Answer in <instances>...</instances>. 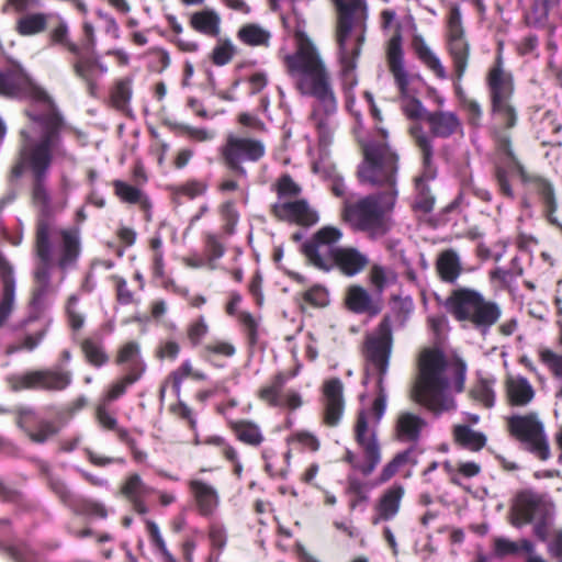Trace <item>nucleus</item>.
Segmentation results:
<instances>
[{"instance_id":"obj_11","label":"nucleus","mask_w":562,"mask_h":562,"mask_svg":"<svg viewBox=\"0 0 562 562\" xmlns=\"http://www.w3.org/2000/svg\"><path fill=\"white\" fill-rule=\"evenodd\" d=\"M506 428L510 437L525 450L543 461L550 458L549 438L538 412L513 414L506 417Z\"/></svg>"},{"instance_id":"obj_36","label":"nucleus","mask_w":562,"mask_h":562,"mask_svg":"<svg viewBox=\"0 0 562 562\" xmlns=\"http://www.w3.org/2000/svg\"><path fill=\"white\" fill-rule=\"evenodd\" d=\"M113 189L115 195L123 203L137 204L144 211H148L151 207V203L147 194L135 186L123 180H114Z\"/></svg>"},{"instance_id":"obj_17","label":"nucleus","mask_w":562,"mask_h":562,"mask_svg":"<svg viewBox=\"0 0 562 562\" xmlns=\"http://www.w3.org/2000/svg\"><path fill=\"white\" fill-rule=\"evenodd\" d=\"M552 515L553 505L546 496L532 491H524L517 494L512 507V524L515 527H520L538 518H548Z\"/></svg>"},{"instance_id":"obj_10","label":"nucleus","mask_w":562,"mask_h":562,"mask_svg":"<svg viewBox=\"0 0 562 562\" xmlns=\"http://www.w3.org/2000/svg\"><path fill=\"white\" fill-rule=\"evenodd\" d=\"M282 61L297 90L330 75L318 48L306 36L297 40L295 50L284 55Z\"/></svg>"},{"instance_id":"obj_31","label":"nucleus","mask_w":562,"mask_h":562,"mask_svg":"<svg viewBox=\"0 0 562 562\" xmlns=\"http://www.w3.org/2000/svg\"><path fill=\"white\" fill-rule=\"evenodd\" d=\"M347 305L355 313H368L375 316L381 312L379 302L374 301L372 295L360 285H352L347 292Z\"/></svg>"},{"instance_id":"obj_23","label":"nucleus","mask_w":562,"mask_h":562,"mask_svg":"<svg viewBox=\"0 0 562 562\" xmlns=\"http://www.w3.org/2000/svg\"><path fill=\"white\" fill-rule=\"evenodd\" d=\"M429 133L425 132L434 145V137L449 138L462 132V122L458 114L452 111L436 110L427 113L426 120Z\"/></svg>"},{"instance_id":"obj_46","label":"nucleus","mask_w":562,"mask_h":562,"mask_svg":"<svg viewBox=\"0 0 562 562\" xmlns=\"http://www.w3.org/2000/svg\"><path fill=\"white\" fill-rule=\"evenodd\" d=\"M81 349L87 361L93 367L100 368L109 361V356L101 341L87 338L81 342Z\"/></svg>"},{"instance_id":"obj_13","label":"nucleus","mask_w":562,"mask_h":562,"mask_svg":"<svg viewBox=\"0 0 562 562\" xmlns=\"http://www.w3.org/2000/svg\"><path fill=\"white\" fill-rule=\"evenodd\" d=\"M220 154L229 170L246 178L247 170L243 165L259 161L266 154V146L258 138L229 133L220 147Z\"/></svg>"},{"instance_id":"obj_38","label":"nucleus","mask_w":562,"mask_h":562,"mask_svg":"<svg viewBox=\"0 0 562 562\" xmlns=\"http://www.w3.org/2000/svg\"><path fill=\"white\" fill-rule=\"evenodd\" d=\"M33 415L34 412L32 409H23L20 412L18 419L19 427L25 429L33 442L44 443L58 432V428L52 422L47 420L40 422L37 430H30L26 424Z\"/></svg>"},{"instance_id":"obj_49","label":"nucleus","mask_w":562,"mask_h":562,"mask_svg":"<svg viewBox=\"0 0 562 562\" xmlns=\"http://www.w3.org/2000/svg\"><path fill=\"white\" fill-rule=\"evenodd\" d=\"M153 492L154 488L146 485L142 477L136 473L127 476L121 487V493L130 501L138 497H145Z\"/></svg>"},{"instance_id":"obj_2","label":"nucleus","mask_w":562,"mask_h":562,"mask_svg":"<svg viewBox=\"0 0 562 562\" xmlns=\"http://www.w3.org/2000/svg\"><path fill=\"white\" fill-rule=\"evenodd\" d=\"M381 142L370 140L363 145L364 159L359 165L358 178L363 184L380 189L358 199L344 201L342 220L352 231L363 233L371 240L384 237L392 227L389 213L397 200L398 156L387 144V131L376 128Z\"/></svg>"},{"instance_id":"obj_6","label":"nucleus","mask_w":562,"mask_h":562,"mask_svg":"<svg viewBox=\"0 0 562 562\" xmlns=\"http://www.w3.org/2000/svg\"><path fill=\"white\" fill-rule=\"evenodd\" d=\"M338 11L335 38L338 47V59L341 65L342 90L346 95V108L353 111V88L357 86L355 69L366 41L368 5L366 0H333Z\"/></svg>"},{"instance_id":"obj_30","label":"nucleus","mask_w":562,"mask_h":562,"mask_svg":"<svg viewBox=\"0 0 562 562\" xmlns=\"http://www.w3.org/2000/svg\"><path fill=\"white\" fill-rule=\"evenodd\" d=\"M561 0H529L525 7V21L528 25L543 27L549 21L550 14L555 11Z\"/></svg>"},{"instance_id":"obj_48","label":"nucleus","mask_w":562,"mask_h":562,"mask_svg":"<svg viewBox=\"0 0 562 562\" xmlns=\"http://www.w3.org/2000/svg\"><path fill=\"white\" fill-rule=\"evenodd\" d=\"M370 282L378 293H382L387 286L395 283V272L386 267L373 265L369 273Z\"/></svg>"},{"instance_id":"obj_26","label":"nucleus","mask_w":562,"mask_h":562,"mask_svg":"<svg viewBox=\"0 0 562 562\" xmlns=\"http://www.w3.org/2000/svg\"><path fill=\"white\" fill-rule=\"evenodd\" d=\"M344 385L339 379L328 380L324 384L325 414L324 420L328 426L338 425L344 413Z\"/></svg>"},{"instance_id":"obj_19","label":"nucleus","mask_w":562,"mask_h":562,"mask_svg":"<svg viewBox=\"0 0 562 562\" xmlns=\"http://www.w3.org/2000/svg\"><path fill=\"white\" fill-rule=\"evenodd\" d=\"M77 59L72 63L75 75L81 79L90 97L97 98L99 92V77L108 72V66L99 58L85 56L79 53Z\"/></svg>"},{"instance_id":"obj_3","label":"nucleus","mask_w":562,"mask_h":562,"mask_svg":"<svg viewBox=\"0 0 562 562\" xmlns=\"http://www.w3.org/2000/svg\"><path fill=\"white\" fill-rule=\"evenodd\" d=\"M393 347L392 326L389 317H384L379 326L367 336L364 342V358L367 360V376L372 370L376 373L378 396L370 411H360L355 426V436L362 448L364 462H359L350 450L346 452V461L364 476L370 475L381 461V449L376 439L375 427L386 411L387 394L385 378L389 371L390 358Z\"/></svg>"},{"instance_id":"obj_41","label":"nucleus","mask_w":562,"mask_h":562,"mask_svg":"<svg viewBox=\"0 0 562 562\" xmlns=\"http://www.w3.org/2000/svg\"><path fill=\"white\" fill-rule=\"evenodd\" d=\"M232 429L234 430L237 439L246 445L258 447L265 440L260 427L252 422H234L232 423Z\"/></svg>"},{"instance_id":"obj_51","label":"nucleus","mask_w":562,"mask_h":562,"mask_svg":"<svg viewBox=\"0 0 562 562\" xmlns=\"http://www.w3.org/2000/svg\"><path fill=\"white\" fill-rule=\"evenodd\" d=\"M286 382V378L283 373H278L272 379L271 383L263 386L260 390L259 396L262 401L267 402L271 406L281 405V391Z\"/></svg>"},{"instance_id":"obj_42","label":"nucleus","mask_w":562,"mask_h":562,"mask_svg":"<svg viewBox=\"0 0 562 562\" xmlns=\"http://www.w3.org/2000/svg\"><path fill=\"white\" fill-rule=\"evenodd\" d=\"M48 37L50 46H63L70 53L79 55V46L70 40L69 26L64 18L58 16V22L49 31Z\"/></svg>"},{"instance_id":"obj_28","label":"nucleus","mask_w":562,"mask_h":562,"mask_svg":"<svg viewBox=\"0 0 562 562\" xmlns=\"http://www.w3.org/2000/svg\"><path fill=\"white\" fill-rule=\"evenodd\" d=\"M427 422L418 414L401 412L395 423V436L402 442H417Z\"/></svg>"},{"instance_id":"obj_54","label":"nucleus","mask_w":562,"mask_h":562,"mask_svg":"<svg viewBox=\"0 0 562 562\" xmlns=\"http://www.w3.org/2000/svg\"><path fill=\"white\" fill-rule=\"evenodd\" d=\"M418 58L439 78L446 79L447 71L439 57L426 44L417 48Z\"/></svg>"},{"instance_id":"obj_15","label":"nucleus","mask_w":562,"mask_h":562,"mask_svg":"<svg viewBox=\"0 0 562 562\" xmlns=\"http://www.w3.org/2000/svg\"><path fill=\"white\" fill-rule=\"evenodd\" d=\"M447 48L452 59L457 80L460 81L468 68L470 44L462 24L460 5L452 3L447 16Z\"/></svg>"},{"instance_id":"obj_14","label":"nucleus","mask_w":562,"mask_h":562,"mask_svg":"<svg viewBox=\"0 0 562 562\" xmlns=\"http://www.w3.org/2000/svg\"><path fill=\"white\" fill-rule=\"evenodd\" d=\"M342 232L334 226H325L317 231L312 239L301 246V251L308 262L319 270L330 271L336 266L341 247L338 243Z\"/></svg>"},{"instance_id":"obj_4","label":"nucleus","mask_w":562,"mask_h":562,"mask_svg":"<svg viewBox=\"0 0 562 562\" xmlns=\"http://www.w3.org/2000/svg\"><path fill=\"white\" fill-rule=\"evenodd\" d=\"M55 247L50 243L49 223L41 220L36 226L34 255L38 260L33 271L36 283L32 292L30 315L22 319L16 329L24 330L34 322H37L46 308V297L53 291L50 284V267L55 261L57 267L67 271L72 269L80 255V233L78 228H65L58 232Z\"/></svg>"},{"instance_id":"obj_21","label":"nucleus","mask_w":562,"mask_h":562,"mask_svg":"<svg viewBox=\"0 0 562 562\" xmlns=\"http://www.w3.org/2000/svg\"><path fill=\"white\" fill-rule=\"evenodd\" d=\"M272 213L280 220L311 226L318 222V214L305 200L292 202L278 201L272 205Z\"/></svg>"},{"instance_id":"obj_45","label":"nucleus","mask_w":562,"mask_h":562,"mask_svg":"<svg viewBox=\"0 0 562 562\" xmlns=\"http://www.w3.org/2000/svg\"><path fill=\"white\" fill-rule=\"evenodd\" d=\"M456 90L460 100V105L467 114L469 125L473 127L481 126L483 117L481 104L476 100L467 97L459 85L456 86Z\"/></svg>"},{"instance_id":"obj_60","label":"nucleus","mask_w":562,"mask_h":562,"mask_svg":"<svg viewBox=\"0 0 562 562\" xmlns=\"http://www.w3.org/2000/svg\"><path fill=\"white\" fill-rule=\"evenodd\" d=\"M472 396L476 402L481 403L486 408H492L495 405V391L487 381H481L472 390Z\"/></svg>"},{"instance_id":"obj_24","label":"nucleus","mask_w":562,"mask_h":562,"mask_svg":"<svg viewBox=\"0 0 562 562\" xmlns=\"http://www.w3.org/2000/svg\"><path fill=\"white\" fill-rule=\"evenodd\" d=\"M0 279L2 282V294L0 299V327L10 317L15 301V278L12 265L0 255Z\"/></svg>"},{"instance_id":"obj_47","label":"nucleus","mask_w":562,"mask_h":562,"mask_svg":"<svg viewBox=\"0 0 562 562\" xmlns=\"http://www.w3.org/2000/svg\"><path fill=\"white\" fill-rule=\"evenodd\" d=\"M42 471L47 475V482L50 490L60 498V501L72 507L76 505V497L67 487V484L58 476L50 473L48 464H42Z\"/></svg>"},{"instance_id":"obj_64","label":"nucleus","mask_w":562,"mask_h":562,"mask_svg":"<svg viewBox=\"0 0 562 562\" xmlns=\"http://www.w3.org/2000/svg\"><path fill=\"white\" fill-rule=\"evenodd\" d=\"M519 550H522L521 540L519 542H515L504 537H497L494 539V553L498 558L517 554Z\"/></svg>"},{"instance_id":"obj_8","label":"nucleus","mask_w":562,"mask_h":562,"mask_svg":"<svg viewBox=\"0 0 562 562\" xmlns=\"http://www.w3.org/2000/svg\"><path fill=\"white\" fill-rule=\"evenodd\" d=\"M443 306L458 322H467L485 335L499 321L502 308L495 301L486 300L474 289L458 288L446 299Z\"/></svg>"},{"instance_id":"obj_5","label":"nucleus","mask_w":562,"mask_h":562,"mask_svg":"<svg viewBox=\"0 0 562 562\" xmlns=\"http://www.w3.org/2000/svg\"><path fill=\"white\" fill-rule=\"evenodd\" d=\"M415 400L435 415L456 409L454 393L464 389L467 366L460 359L447 360L437 349H425L419 357Z\"/></svg>"},{"instance_id":"obj_55","label":"nucleus","mask_w":562,"mask_h":562,"mask_svg":"<svg viewBox=\"0 0 562 562\" xmlns=\"http://www.w3.org/2000/svg\"><path fill=\"white\" fill-rule=\"evenodd\" d=\"M540 361L548 368L554 378L562 376V355L550 348H540L538 350Z\"/></svg>"},{"instance_id":"obj_22","label":"nucleus","mask_w":562,"mask_h":562,"mask_svg":"<svg viewBox=\"0 0 562 562\" xmlns=\"http://www.w3.org/2000/svg\"><path fill=\"white\" fill-rule=\"evenodd\" d=\"M404 495L405 488L401 484H393L387 487L374 504L372 524L379 525L382 521L393 520L400 513Z\"/></svg>"},{"instance_id":"obj_34","label":"nucleus","mask_w":562,"mask_h":562,"mask_svg":"<svg viewBox=\"0 0 562 562\" xmlns=\"http://www.w3.org/2000/svg\"><path fill=\"white\" fill-rule=\"evenodd\" d=\"M452 436L458 446L472 452L481 451L487 442L484 432L474 430L469 425H454Z\"/></svg>"},{"instance_id":"obj_58","label":"nucleus","mask_w":562,"mask_h":562,"mask_svg":"<svg viewBox=\"0 0 562 562\" xmlns=\"http://www.w3.org/2000/svg\"><path fill=\"white\" fill-rule=\"evenodd\" d=\"M139 378L136 374H126L121 380L111 385L101 402L109 404L125 394L127 386L137 382Z\"/></svg>"},{"instance_id":"obj_40","label":"nucleus","mask_w":562,"mask_h":562,"mask_svg":"<svg viewBox=\"0 0 562 562\" xmlns=\"http://www.w3.org/2000/svg\"><path fill=\"white\" fill-rule=\"evenodd\" d=\"M371 490L372 485L369 482L362 481L355 475L348 476L346 492L350 496L349 508L355 510L362 505L364 507L370 499L369 494Z\"/></svg>"},{"instance_id":"obj_35","label":"nucleus","mask_w":562,"mask_h":562,"mask_svg":"<svg viewBox=\"0 0 562 562\" xmlns=\"http://www.w3.org/2000/svg\"><path fill=\"white\" fill-rule=\"evenodd\" d=\"M116 363L125 364L126 374H136L139 379L146 370V364L140 358L139 345L135 341L126 342L120 348Z\"/></svg>"},{"instance_id":"obj_7","label":"nucleus","mask_w":562,"mask_h":562,"mask_svg":"<svg viewBox=\"0 0 562 562\" xmlns=\"http://www.w3.org/2000/svg\"><path fill=\"white\" fill-rule=\"evenodd\" d=\"M486 86L491 103V114L495 121L494 133L497 149L501 154L514 158L510 137L507 130L516 126L518 121L517 109L513 103L515 85L513 76L503 67L501 57L488 69Z\"/></svg>"},{"instance_id":"obj_63","label":"nucleus","mask_w":562,"mask_h":562,"mask_svg":"<svg viewBox=\"0 0 562 562\" xmlns=\"http://www.w3.org/2000/svg\"><path fill=\"white\" fill-rule=\"evenodd\" d=\"M175 126L181 134L188 136L192 140L207 142L214 137V133L207 128L193 127L183 123H177Z\"/></svg>"},{"instance_id":"obj_32","label":"nucleus","mask_w":562,"mask_h":562,"mask_svg":"<svg viewBox=\"0 0 562 562\" xmlns=\"http://www.w3.org/2000/svg\"><path fill=\"white\" fill-rule=\"evenodd\" d=\"M369 263L367 255L356 248H341L336 266L345 276L353 277L360 273Z\"/></svg>"},{"instance_id":"obj_52","label":"nucleus","mask_w":562,"mask_h":562,"mask_svg":"<svg viewBox=\"0 0 562 562\" xmlns=\"http://www.w3.org/2000/svg\"><path fill=\"white\" fill-rule=\"evenodd\" d=\"M204 251L206 255L207 267L211 270H214L216 268L215 261L221 259L225 254V247L216 234L206 233Z\"/></svg>"},{"instance_id":"obj_9","label":"nucleus","mask_w":562,"mask_h":562,"mask_svg":"<svg viewBox=\"0 0 562 562\" xmlns=\"http://www.w3.org/2000/svg\"><path fill=\"white\" fill-rule=\"evenodd\" d=\"M302 95L312 98L310 120L317 130L319 145L327 147L331 144L336 127V114L338 100L331 82V76H327L300 90Z\"/></svg>"},{"instance_id":"obj_33","label":"nucleus","mask_w":562,"mask_h":562,"mask_svg":"<svg viewBox=\"0 0 562 562\" xmlns=\"http://www.w3.org/2000/svg\"><path fill=\"white\" fill-rule=\"evenodd\" d=\"M236 37L246 46L269 47L272 34L259 23H246L238 29Z\"/></svg>"},{"instance_id":"obj_39","label":"nucleus","mask_w":562,"mask_h":562,"mask_svg":"<svg viewBox=\"0 0 562 562\" xmlns=\"http://www.w3.org/2000/svg\"><path fill=\"white\" fill-rule=\"evenodd\" d=\"M49 14L34 12L22 15L16 20L15 31L21 36H34L47 29Z\"/></svg>"},{"instance_id":"obj_61","label":"nucleus","mask_w":562,"mask_h":562,"mask_svg":"<svg viewBox=\"0 0 562 562\" xmlns=\"http://www.w3.org/2000/svg\"><path fill=\"white\" fill-rule=\"evenodd\" d=\"M207 333L209 325L204 316L198 317L194 322L190 323L187 328L188 339L193 347L200 345Z\"/></svg>"},{"instance_id":"obj_16","label":"nucleus","mask_w":562,"mask_h":562,"mask_svg":"<svg viewBox=\"0 0 562 562\" xmlns=\"http://www.w3.org/2000/svg\"><path fill=\"white\" fill-rule=\"evenodd\" d=\"M71 381V372L61 368L32 370L12 378V389L15 391L33 389L59 392L67 389Z\"/></svg>"},{"instance_id":"obj_59","label":"nucleus","mask_w":562,"mask_h":562,"mask_svg":"<svg viewBox=\"0 0 562 562\" xmlns=\"http://www.w3.org/2000/svg\"><path fill=\"white\" fill-rule=\"evenodd\" d=\"M221 216L224 222L223 231L227 235H233L239 221V213L233 201H227L221 206Z\"/></svg>"},{"instance_id":"obj_37","label":"nucleus","mask_w":562,"mask_h":562,"mask_svg":"<svg viewBox=\"0 0 562 562\" xmlns=\"http://www.w3.org/2000/svg\"><path fill=\"white\" fill-rule=\"evenodd\" d=\"M440 278L448 283H454L461 274L460 257L453 249L442 251L436 262Z\"/></svg>"},{"instance_id":"obj_50","label":"nucleus","mask_w":562,"mask_h":562,"mask_svg":"<svg viewBox=\"0 0 562 562\" xmlns=\"http://www.w3.org/2000/svg\"><path fill=\"white\" fill-rule=\"evenodd\" d=\"M146 528L150 538L151 546L159 553L162 562H178L177 559L168 550L158 525L153 520H146Z\"/></svg>"},{"instance_id":"obj_27","label":"nucleus","mask_w":562,"mask_h":562,"mask_svg":"<svg viewBox=\"0 0 562 562\" xmlns=\"http://www.w3.org/2000/svg\"><path fill=\"white\" fill-rule=\"evenodd\" d=\"M507 403L514 407L528 406L536 396V391L527 378L522 375H508L505 380Z\"/></svg>"},{"instance_id":"obj_53","label":"nucleus","mask_w":562,"mask_h":562,"mask_svg":"<svg viewBox=\"0 0 562 562\" xmlns=\"http://www.w3.org/2000/svg\"><path fill=\"white\" fill-rule=\"evenodd\" d=\"M236 47L229 38H217V43L211 53V60L216 66L227 65L234 57Z\"/></svg>"},{"instance_id":"obj_29","label":"nucleus","mask_w":562,"mask_h":562,"mask_svg":"<svg viewBox=\"0 0 562 562\" xmlns=\"http://www.w3.org/2000/svg\"><path fill=\"white\" fill-rule=\"evenodd\" d=\"M189 24L195 32L204 36L218 37L222 19L217 11L207 8L193 12L190 15Z\"/></svg>"},{"instance_id":"obj_1","label":"nucleus","mask_w":562,"mask_h":562,"mask_svg":"<svg viewBox=\"0 0 562 562\" xmlns=\"http://www.w3.org/2000/svg\"><path fill=\"white\" fill-rule=\"evenodd\" d=\"M0 95L8 98H27L44 108L43 113L26 111L27 116L38 128L33 136L22 130L23 140L19 149V158L12 168V176L20 178L24 172L32 177L31 198L35 205L47 213L50 210V194L47 179L52 164L72 166L75 156L65 147L61 138L64 120L50 98L38 88L22 69L0 71Z\"/></svg>"},{"instance_id":"obj_57","label":"nucleus","mask_w":562,"mask_h":562,"mask_svg":"<svg viewBox=\"0 0 562 562\" xmlns=\"http://www.w3.org/2000/svg\"><path fill=\"white\" fill-rule=\"evenodd\" d=\"M279 201L286 198H295L301 193V187L289 175H282L274 183Z\"/></svg>"},{"instance_id":"obj_25","label":"nucleus","mask_w":562,"mask_h":562,"mask_svg":"<svg viewBox=\"0 0 562 562\" xmlns=\"http://www.w3.org/2000/svg\"><path fill=\"white\" fill-rule=\"evenodd\" d=\"M188 485L195 501L199 514L204 517L214 515L220 506L217 490L200 479L190 480Z\"/></svg>"},{"instance_id":"obj_20","label":"nucleus","mask_w":562,"mask_h":562,"mask_svg":"<svg viewBox=\"0 0 562 562\" xmlns=\"http://www.w3.org/2000/svg\"><path fill=\"white\" fill-rule=\"evenodd\" d=\"M503 155L516 165L521 182L530 187V189L540 196L544 205L547 217L553 221L552 214L557 211L558 203L552 183L540 176L528 173L525 168L516 161L515 157L510 158L508 155Z\"/></svg>"},{"instance_id":"obj_12","label":"nucleus","mask_w":562,"mask_h":562,"mask_svg":"<svg viewBox=\"0 0 562 562\" xmlns=\"http://www.w3.org/2000/svg\"><path fill=\"white\" fill-rule=\"evenodd\" d=\"M409 132L420 151L423 161V172L415 179L416 198L414 205L417 210L429 213L432 211L435 204V196L431 194L428 186L429 181L436 177L434 147L431 138L419 124L411 126Z\"/></svg>"},{"instance_id":"obj_56","label":"nucleus","mask_w":562,"mask_h":562,"mask_svg":"<svg viewBox=\"0 0 562 562\" xmlns=\"http://www.w3.org/2000/svg\"><path fill=\"white\" fill-rule=\"evenodd\" d=\"M402 110L408 119H424L425 121L427 120V113L430 112L411 93H408V97H402Z\"/></svg>"},{"instance_id":"obj_18","label":"nucleus","mask_w":562,"mask_h":562,"mask_svg":"<svg viewBox=\"0 0 562 562\" xmlns=\"http://www.w3.org/2000/svg\"><path fill=\"white\" fill-rule=\"evenodd\" d=\"M387 64L392 72L395 83L402 97H408L411 76L405 69L403 48H402V34L401 26L396 23V30L387 43Z\"/></svg>"},{"instance_id":"obj_43","label":"nucleus","mask_w":562,"mask_h":562,"mask_svg":"<svg viewBox=\"0 0 562 562\" xmlns=\"http://www.w3.org/2000/svg\"><path fill=\"white\" fill-rule=\"evenodd\" d=\"M50 324V321L45 322L38 329H36L34 333H27L23 337L20 344H13L7 347V355H13L15 352H19L21 350L26 351H33L36 349L41 342L43 341L44 337L47 334L48 326Z\"/></svg>"},{"instance_id":"obj_62","label":"nucleus","mask_w":562,"mask_h":562,"mask_svg":"<svg viewBox=\"0 0 562 562\" xmlns=\"http://www.w3.org/2000/svg\"><path fill=\"white\" fill-rule=\"evenodd\" d=\"M71 508H74L75 510H77L79 513L100 517V518H105L108 516V510L104 507V505L102 503L91 501V499H78L77 498L76 505L72 506Z\"/></svg>"},{"instance_id":"obj_44","label":"nucleus","mask_w":562,"mask_h":562,"mask_svg":"<svg viewBox=\"0 0 562 562\" xmlns=\"http://www.w3.org/2000/svg\"><path fill=\"white\" fill-rule=\"evenodd\" d=\"M132 78L119 79L112 88L111 104L120 111H125L132 98Z\"/></svg>"}]
</instances>
